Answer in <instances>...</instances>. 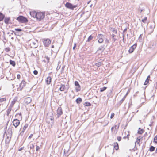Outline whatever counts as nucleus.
I'll list each match as a JSON object with an SVG mask.
<instances>
[{"mask_svg": "<svg viewBox=\"0 0 157 157\" xmlns=\"http://www.w3.org/2000/svg\"><path fill=\"white\" fill-rule=\"evenodd\" d=\"M137 45V43H136L134 44L133 45L131 46L130 47L129 50H128L129 52L130 53H132L135 49L136 48Z\"/></svg>", "mask_w": 157, "mask_h": 157, "instance_id": "6e6552de", "label": "nucleus"}, {"mask_svg": "<svg viewBox=\"0 0 157 157\" xmlns=\"http://www.w3.org/2000/svg\"><path fill=\"white\" fill-rule=\"evenodd\" d=\"M21 76L19 74H18L17 75V78L18 79H19L20 78Z\"/></svg>", "mask_w": 157, "mask_h": 157, "instance_id": "864d4df0", "label": "nucleus"}, {"mask_svg": "<svg viewBox=\"0 0 157 157\" xmlns=\"http://www.w3.org/2000/svg\"><path fill=\"white\" fill-rule=\"evenodd\" d=\"M15 30L17 32H21L22 31V29L18 28H16L15 29Z\"/></svg>", "mask_w": 157, "mask_h": 157, "instance_id": "a19ab883", "label": "nucleus"}, {"mask_svg": "<svg viewBox=\"0 0 157 157\" xmlns=\"http://www.w3.org/2000/svg\"><path fill=\"white\" fill-rule=\"evenodd\" d=\"M54 47V46L53 45L52 46V48H53Z\"/></svg>", "mask_w": 157, "mask_h": 157, "instance_id": "774afa93", "label": "nucleus"}, {"mask_svg": "<svg viewBox=\"0 0 157 157\" xmlns=\"http://www.w3.org/2000/svg\"><path fill=\"white\" fill-rule=\"evenodd\" d=\"M20 123L19 121L17 119H14L13 121V124L15 128L17 127L19 125Z\"/></svg>", "mask_w": 157, "mask_h": 157, "instance_id": "1a4fd4ad", "label": "nucleus"}, {"mask_svg": "<svg viewBox=\"0 0 157 157\" xmlns=\"http://www.w3.org/2000/svg\"><path fill=\"white\" fill-rule=\"evenodd\" d=\"M136 142L137 144H139L140 142V139L137 138L136 139V142H135V144H136Z\"/></svg>", "mask_w": 157, "mask_h": 157, "instance_id": "58836bf2", "label": "nucleus"}, {"mask_svg": "<svg viewBox=\"0 0 157 157\" xmlns=\"http://www.w3.org/2000/svg\"><path fill=\"white\" fill-rule=\"evenodd\" d=\"M95 66H96L98 67H99L101 65V62H99L96 63L95 64Z\"/></svg>", "mask_w": 157, "mask_h": 157, "instance_id": "2f4dec72", "label": "nucleus"}, {"mask_svg": "<svg viewBox=\"0 0 157 157\" xmlns=\"http://www.w3.org/2000/svg\"><path fill=\"white\" fill-rule=\"evenodd\" d=\"M103 36L102 34H99L97 36V38L99 39L103 38Z\"/></svg>", "mask_w": 157, "mask_h": 157, "instance_id": "c756f323", "label": "nucleus"}, {"mask_svg": "<svg viewBox=\"0 0 157 157\" xmlns=\"http://www.w3.org/2000/svg\"><path fill=\"white\" fill-rule=\"evenodd\" d=\"M93 38V36L92 35H90L89 36L88 38L87 41L89 42Z\"/></svg>", "mask_w": 157, "mask_h": 157, "instance_id": "7c9ffc66", "label": "nucleus"}, {"mask_svg": "<svg viewBox=\"0 0 157 157\" xmlns=\"http://www.w3.org/2000/svg\"><path fill=\"white\" fill-rule=\"evenodd\" d=\"M122 37H123V39H122V40H123V42L124 43V35H123L122 36Z\"/></svg>", "mask_w": 157, "mask_h": 157, "instance_id": "13d9d810", "label": "nucleus"}, {"mask_svg": "<svg viewBox=\"0 0 157 157\" xmlns=\"http://www.w3.org/2000/svg\"><path fill=\"white\" fill-rule=\"evenodd\" d=\"M32 101L31 98L30 97H27L24 100V103L27 105L30 103Z\"/></svg>", "mask_w": 157, "mask_h": 157, "instance_id": "9b49d317", "label": "nucleus"}, {"mask_svg": "<svg viewBox=\"0 0 157 157\" xmlns=\"http://www.w3.org/2000/svg\"><path fill=\"white\" fill-rule=\"evenodd\" d=\"M142 34H141L139 37V38H141L142 37Z\"/></svg>", "mask_w": 157, "mask_h": 157, "instance_id": "e2e57ef3", "label": "nucleus"}, {"mask_svg": "<svg viewBox=\"0 0 157 157\" xmlns=\"http://www.w3.org/2000/svg\"><path fill=\"white\" fill-rule=\"evenodd\" d=\"M33 135L32 134H30L28 137L29 139H31L33 136Z\"/></svg>", "mask_w": 157, "mask_h": 157, "instance_id": "5fc2aeb1", "label": "nucleus"}, {"mask_svg": "<svg viewBox=\"0 0 157 157\" xmlns=\"http://www.w3.org/2000/svg\"><path fill=\"white\" fill-rule=\"evenodd\" d=\"M155 152L157 153V148L156 149V150L155 151Z\"/></svg>", "mask_w": 157, "mask_h": 157, "instance_id": "69168bd1", "label": "nucleus"}, {"mask_svg": "<svg viewBox=\"0 0 157 157\" xmlns=\"http://www.w3.org/2000/svg\"><path fill=\"white\" fill-rule=\"evenodd\" d=\"M65 6L67 8L73 10L77 7V5H73L70 3L67 2L65 4Z\"/></svg>", "mask_w": 157, "mask_h": 157, "instance_id": "39448f33", "label": "nucleus"}, {"mask_svg": "<svg viewBox=\"0 0 157 157\" xmlns=\"http://www.w3.org/2000/svg\"><path fill=\"white\" fill-rule=\"evenodd\" d=\"M65 89V86L64 85L61 84V86L59 88V90L60 91H63Z\"/></svg>", "mask_w": 157, "mask_h": 157, "instance_id": "a211bd4d", "label": "nucleus"}, {"mask_svg": "<svg viewBox=\"0 0 157 157\" xmlns=\"http://www.w3.org/2000/svg\"><path fill=\"white\" fill-rule=\"evenodd\" d=\"M127 28H126L125 29L123 32V33L124 34V33L127 31Z\"/></svg>", "mask_w": 157, "mask_h": 157, "instance_id": "603ef678", "label": "nucleus"}, {"mask_svg": "<svg viewBox=\"0 0 157 157\" xmlns=\"http://www.w3.org/2000/svg\"><path fill=\"white\" fill-rule=\"evenodd\" d=\"M150 77L149 75L148 76L147 78L145 80V82H144V85H147V84L148 83L149 81V78H150Z\"/></svg>", "mask_w": 157, "mask_h": 157, "instance_id": "dca6fc26", "label": "nucleus"}, {"mask_svg": "<svg viewBox=\"0 0 157 157\" xmlns=\"http://www.w3.org/2000/svg\"><path fill=\"white\" fill-rule=\"evenodd\" d=\"M53 119L54 118L53 113H48L47 117V121L49 122V120H50L51 121V123H53Z\"/></svg>", "mask_w": 157, "mask_h": 157, "instance_id": "f03ea898", "label": "nucleus"}, {"mask_svg": "<svg viewBox=\"0 0 157 157\" xmlns=\"http://www.w3.org/2000/svg\"><path fill=\"white\" fill-rule=\"evenodd\" d=\"M155 149V147L153 146H151L149 149V151L151 152L153 151Z\"/></svg>", "mask_w": 157, "mask_h": 157, "instance_id": "5701e85b", "label": "nucleus"}, {"mask_svg": "<svg viewBox=\"0 0 157 157\" xmlns=\"http://www.w3.org/2000/svg\"><path fill=\"white\" fill-rule=\"evenodd\" d=\"M103 48V47L102 46H101V47H99L98 50V51H99V50H102V48Z\"/></svg>", "mask_w": 157, "mask_h": 157, "instance_id": "8fccbe9b", "label": "nucleus"}, {"mask_svg": "<svg viewBox=\"0 0 157 157\" xmlns=\"http://www.w3.org/2000/svg\"><path fill=\"white\" fill-rule=\"evenodd\" d=\"M126 95L124 96L122 99L119 101V103L121 104L123 102L126 98Z\"/></svg>", "mask_w": 157, "mask_h": 157, "instance_id": "cd10ccee", "label": "nucleus"}, {"mask_svg": "<svg viewBox=\"0 0 157 157\" xmlns=\"http://www.w3.org/2000/svg\"><path fill=\"white\" fill-rule=\"evenodd\" d=\"M11 135L6 134V144H9L10 141Z\"/></svg>", "mask_w": 157, "mask_h": 157, "instance_id": "9d476101", "label": "nucleus"}, {"mask_svg": "<svg viewBox=\"0 0 157 157\" xmlns=\"http://www.w3.org/2000/svg\"><path fill=\"white\" fill-rule=\"evenodd\" d=\"M153 123V122H151V124H149V126L151 127Z\"/></svg>", "mask_w": 157, "mask_h": 157, "instance_id": "bf43d9fd", "label": "nucleus"}, {"mask_svg": "<svg viewBox=\"0 0 157 157\" xmlns=\"http://www.w3.org/2000/svg\"><path fill=\"white\" fill-rule=\"evenodd\" d=\"M121 137L120 136H118L117 137V140L119 141H120L121 140Z\"/></svg>", "mask_w": 157, "mask_h": 157, "instance_id": "a18cd8bd", "label": "nucleus"}, {"mask_svg": "<svg viewBox=\"0 0 157 157\" xmlns=\"http://www.w3.org/2000/svg\"><path fill=\"white\" fill-rule=\"evenodd\" d=\"M143 131L142 129H140V128H139L138 131V133L140 134H142L143 132Z\"/></svg>", "mask_w": 157, "mask_h": 157, "instance_id": "bb28decb", "label": "nucleus"}, {"mask_svg": "<svg viewBox=\"0 0 157 157\" xmlns=\"http://www.w3.org/2000/svg\"><path fill=\"white\" fill-rule=\"evenodd\" d=\"M76 46V44L75 43H74V46L73 47V49L74 50Z\"/></svg>", "mask_w": 157, "mask_h": 157, "instance_id": "09e8293b", "label": "nucleus"}, {"mask_svg": "<svg viewBox=\"0 0 157 157\" xmlns=\"http://www.w3.org/2000/svg\"><path fill=\"white\" fill-rule=\"evenodd\" d=\"M6 100V98H2L0 99V102H2L5 101Z\"/></svg>", "mask_w": 157, "mask_h": 157, "instance_id": "f704fd0d", "label": "nucleus"}, {"mask_svg": "<svg viewBox=\"0 0 157 157\" xmlns=\"http://www.w3.org/2000/svg\"><path fill=\"white\" fill-rule=\"evenodd\" d=\"M16 20L19 22L23 23H27L28 22V20L27 18L21 15L17 17Z\"/></svg>", "mask_w": 157, "mask_h": 157, "instance_id": "f257e3e1", "label": "nucleus"}, {"mask_svg": "<svg viewBox=\"0 0 157 157\" xmlns=\"http://www.w3.org/2000/svg\"><path fill=\"white\" fill-rule=\"evenodd\" d=\"M110 30L111 31L113 32L115 34H117V30L114 28H111L110 29Z\"/></svg>", "mask_w": 157, "mask_h": 157, "instance_id": "4468645a", "label": "nucleus"}, {"mask_svg": "<svg viewBox=\"0 0 157 157\" xmlns=\"http://www.w3.org/2000/svg\"><path fill=\"white\" fill-rule=\"evenodd\" d=\"M76 91L77 92H78L79 91L81 90V87L80 85L79 86H76L75 88Z\"/></svg>", "mask_w": 157, "mask_h": 157, "instance_id": "b1692460", "label": "nucleus"}, {"mask_svg": "<svg viewBox=\"0 0 157 157\" xmlns=\"http://www.w3.org/2000/svg\"><path fill=\"white\" fill-rule=\"evenodd\" d=\"M75 85L76 86H79V84L78 81H75Z\"/></svg>", "mask_w": 157, "mask_h": 157, "instance_id": "4c0bfd02", "label": "nucleus"}, {"mask_svg": "<svg viewBox=\"0 0 157 157\" xmlns=\"http://www.w3.org/2000/svg\"><path fill=\"white\" fill-rule=\"evenodd\" d=\"M23 148H24V147H21V148H20V149H19L18 150L19 151H21L23 149Z\"/></svg>", "mask_w": 157, "mask_h": 157, "instance_id": "6e6d98bb", "label": "nucleus"}, {"mask_svg": "<svg viewBox=\"0 0 157 157\" xmlns=\"http://www.w3.org/2000/svg\"><path fill=\"white\" fill-rule=\"evenodd\" d=\"M155 88H157V82H156L155 84Z\"/></svg>", "mask_w": 157, "mask_h": 157, "instance_id": "4d7b16f0", "label": "nucleus"}, {"mask_svg": "<svg viewBox=\"0 0 157 157\" xmlns=\"http://www.w3.org/2000/svg\"><path fill=\"white\" fill-rule=\"evenodd\" d=\"M30 14L31 16L34 18H36L37 13L35 11L30 12Z\"/></svg>", "mask_w": 157, "mask_h": 157, "instance_id": "ddd939ff", "label": "nucleus"}, {"mask_svg": "<svg viewBox=\"0 0 157 157\" xmlns=\"http://www.w3.org/2000/svg\"><path fill=\"white\" fill-rule=\"evenodd\" d=\"M17 115H19L20 116H21V113H17Z\"/></svg>", "mask_w": 157, "mask_h": 157, "instance_id": "680f3d73", "label": "nucleus"}, {"mask_svg": "<svg viewBox=\"0 0 157 157\" xmlns=\"http://www.w3.org/2000/svg\"><path fill=\"white\" fill-rule=\"evenodd\" d=\"M26 82L24 80H22L20 84L19 87L18 88V90H21L25 86Z\"/></svg>", "mask_w": 157, "mask_h": 157, "instance_id": "423d86ee", "label": "nucleus"}, {"mask_svg": "<svg viewBox=\"0 0 157 157\" xmlns=\"http://www.w3.org/2000/svg\"><path fill=\"white\" fill-rule=\"evenodd\" d=\"M143 10L141 9L140 10V12H141L143 11Z\"/></svg>", "mask_w": 157, "mask_h": 157, "instance_id": "338daca9", "label": "nucleus"}, {"mask_svg": "<svg viewBox=\"0 0 157 157\" xmlns=\"http://www.w3.org/2000/svg\"><path fill=\"white\" fill-rule=\"evenodd\" d=\"M107 88L106 87H104L103 88H100V91L101 92H102L105 91Z\"/></svg>", "mask_w": 157, "mask_h": 157, "instance_id": "473e14b6", "label": "nucleus"}, {"mask_svg": "<svg viewBox=\"0 0 157 157\" xmlns=\"http://www.w3.org/2000/svg\"><path fill=\"white\" fill-rule=\"evenodd\" d=\"M105 42L108 44L109 43V41L107 39H106V40H105Z\"/></svg>", "mask_w": 157, "mask_h": 157, "instance_id": "3c124183", "label": "nucleus"}, {"mask_svg": "<svg viewBox=\"0 0 157 157\" xmlns=\"http://www.w3.org/2000/svg\"><path fill=\"white\" fill-rule=\"evenodd\" d=\"M10 65H11L13 67H15L16 65V63L15 61L10 60Z\"/></svg>", "mask_w": 157, "mask_h": 157, "instance_id": "412c9836", "label": "nucleus"}, {"mask_svg": "<svg viewBox=\"0 0 157 157\" xmlns=\"http://www.w3.org/2000/svg\"><path fill=\"white\" fill-rule=\"evenodd\" d=\"M40 149V147L39 146H36V151H37Z\"/></svg>", "mask_w": 157, "mask_h": 157, "instance_id": "49530a36", "label": "nucleus"}, {"mask_svg": "<svg viewBox=\"0 0 157 157\" xmlns=\"http://www.w3.org/2000/svg\"><path fill=\"white\" fill-rule=\"evenodd\" d=\"M147 17H145L144 19L142 20V21L144 23H146V21H147Z\"/></svg>", "mask_w": 157, "mask_h": 157, "instance_id": "c85d7f7f", "label": "nucleus"}, {"mask_svg": "<svg viewBox=\"0 0 157 157\" xmlns=\"http://www.w3.org/2000/svg\"><path fill=\"white\" fill-rule=\"evenodd\" d=\"M46 59H47L48 60V62H49V58H48V57H46Z\"/></svg>", "mask_w": 157, "mask_h": 157, "instance_id": "052dcab7", "label": "nucleus"}, {"mask_svg": "<svg viewBox=\"0 0 157 157\" xmlns=\"http://www.w3.org/2000/svg\"><path fill=\"white\" fill-rule=\"evenodd\" d=\"M34 146L33 144H31L30 146V149H33Z\"/></svg>", "mask_w": 157, "mask_h": 157, "instance_id": "37998d69", "label": "nucleus"}, {"mask_svg": "<svg viewBox=\"0 0 157 157\" xmlns=\"http://www.w3.org/2000/svg\"><path fill=\"white\" fill-rule=\"evenodd\" d=\"M52 78L51 77L49 76L46 79V82L47 85H49L50 84L51 82Z\"/></svg>", "mask_w": 157, "mask_h": 157, "instance_id": "f8f14e48", "label": "nucleus"}, {"mask_svg": "<svg viewBox=\"0 0 157 157\" xmlns=\"http://www.w3.org/2000/svg\"><path fill=\"white\" fill-rule=\"evenodd\" d=\"M10 20V18L9 17H6L4 19V22L6 24H8Z\"/></svg>", "mask_w": 157, "mask_h": 157, "instance_id": "aec40b11", "label": "nucleus"}, {"mask_svg": "<svg viewBox=\"0 0 157 157\" xmlns=\"http://www.w3.org/2000/svg\"><path fill=\"white\" fill-rule=\"evenodd\" d=\"M57 117H59L60 116L63 114V111L62 108L61 107H59L57 110Z\"/></svg>", "mask_w": 157, "mask_h": 157, "instance_id": "0eeeda50", "label": "nucleus"}, {"mask_svg": "<svg viewBox=\"0 0 157 157\" xmlns=\"http://www.w3.org/2000/svg\"><path fill=\"white\" fill-rule=\"evenodd\" d=\"M28 126V124H25V126H24L23 128V130L22 131V132H24V131L27 128Z\"/></svg>", "mask_w": 157, "mask_h": 157, "instance_id": "72a5a7b5", "label": "nucleus"}, {"mask_svg": "<svg viewBox=\"0 0 157 157\" xmlns=\"http://www.w3.org/2000/svg\"><path fill=\"white\" fill-rule=\"evenodd\" d=\"M82 101V99L80 98H78L76 100V102L77 104H80L81 102Z\"/></svg>", "mask_w": 157, "mask_h": 157, "instance_id": "6ab92c4d", "label": "nucleus"}, {"mask_svg": "<svg viewBox=\"0 0 157 157\" xmlns=\"http://www.w3.org/2000/svg\"><path fill=\"white\" fill-rule=\"evenodd\" d=\"M114 148L116 150H117L119 149V146L117 143L114 142L113 144Z\"/></svg>", "mask_w": 157, "mask_h": 157, "instance_id": "2eb2a0df", "label": "nucleus"}, {"mask_svg": "<svg viewBox=\"0 0 157 157\" xmlns=\"http://www.w3.org/2000/svg\"><path fill=\"white\" fill-rule=\"evenodd\" d=\"M84 105L86 106H91V104L89 102H86L84 103Z\"/></svg>", "mask_w": 157, "mask_h": 157, "instance_id": "a878e982", "label": "nucleus"}, {"mask_svg": "<svg viewBox=\"0 0 157 157\" xmlns=\"http://www.w3.org/2000/svg\"><path fill=\"white\" fill-rule=\"evenodd\" d=\"M113 127H112L111 128V130L113 131Z\"/></svg>", "mask_w": 157, "mask_h": 157, "instance_id": "0e129e2a", "label": "nucleus"}, {"mask_svg": "<svg viewBox=\"0 0 157 157\" xmlns=\"http://www.w3.org/2000/svg\"><path fill=\"white\" fill-rule=\"evenodd\" d=\"M5 17L4 15L0 12V21H2Z\"/></svg>", "mask_w": 157, "mask_h": 157, "instance_id": "4be33fe9", "label": "nucleus"}, {"mask_svg": "<svg viewBox=\"0 0 157 157\" xmlns=\"http://www.w3.org/2000/svg\"><path fill=\"white\" fill-rule=\"evenodd\" d=\"M51 43V40L49 39H44L43 43L44 45L46 47H48L49 45Z\"/></svg>", "mask_w": 157, "mask_h": 157, "instance_id": "20e7f679", "label": "nucleus"}, {"mask_svg": "<svg viewBox=\"0 0 157 157\" xmlns=\"http://www.w3.org/2000/svg\"><path fill=\"white\" fill-rule=\"evenodd\" d=\"M111 36L112 39V41L113 42H115L117 40V39L115 38V37L116 36V35H115L114 34H112L111 35Z\"/></svg>", "mask_w": 157, "mask_h": 157, "instance_id": "f3484780", "label": "nucleus"}, {"mask_svg": "<svg viewBox=\"0 0 157 157\" xmlns=\"http://www.w3.org/2000/svg\"><path fill=\"white\" fill-rule=\"evenodd\" d=\"M114 116V114L113 113H112L111 114V116H110V118L111 119Z\"/></svg>", "mask_w": 157, "mask_h": 157, "instance_id": "de8ad7c7", "label": "nucleus"}, {"mask_svg": "<svg viewBox=\"0 0 157 157\" xmlns=\"http://www.w3.org/2000/svg\"><path fill=\"white\" fill-rule=\"evenodd\" d=\"M12 110V108L10 107H9L7 111V115L8 116L10 112H11Z\"/></svg>", "mask_w": 157, "mask_h": 157, "instance_id": "393cba45", "label": "nucleus"}, {"mask_svg": "<svg viewBox=\"0 0 157 157\" xmlns=\"http://www.w3.org/2000/svg\"><path fill=\"white\" fill-rule=\"evenodd\" d=\"M154 141L155 143H157V135L154 138Z\"/></svg>", "mask_w": 157, "mask_h": 157, "instance_id": "e433bc0d", "label": "nucleus"}, {"mask_svg": "<svg viewBox=\"0 0 157 157\" xmlns=\"http://www.w3.org/2000/svg\"><path fill=\"white\" fill-rule=\"evenodd\" d=\"M44 17V13L42 12H38L37 13L36 18L37 19L39 20L43 19Z\"/></svg>", "mask_w": 157, "mask_h": 157, "instance_id": "7ed1b4c3", "label": "nucleus"}, {"mask_svg": "<svg viewBox=\"0 0 157 157\" xmlns=\"http://www.w3.org/2000/svg\"><path fill=\"white\" fill-rule=\"evenodd\" d=\"M103 38L102 39H99L98 40V42L99 43H102L103 42Z\"/></svg>", "mask_w": 157, "mask_h": 157, "instance_id": "c9c22d12", "label": "nucleus"}, {"mask_svg": "<svg viewBox=\"0 0 157 157\" xmlns=\"http://www.w3.org/2000/svg\"><path fill=\"white\" fill-rule=\"evenodd\" d=\"M33 73L35 75H36L38 74V71L36 70H35L33 71Z\"/></svg>", "mask_w": 157, "mask_h": 157, "instance_id": "c03bdc74", "label": "nucleus"}, {"mask_svg": "<svg viewBox=\"0 0 157 157\" xmlns=\"http://www.w3.org/2000/svg\"><path fill=\"white\" fill-rule=\"evenodd\" d=\"M16 101H17V99H14L13 100V101L12 102L11 105H14V104L15 103Z\"/></svg>", "mask_w": 157, "mask_h": 157, "instance_id": "ea45409f", "label": "nucleus"}, {"mask_svg": "<svg viewBox=\"0 0 157 157\" xmlns=\"http://www.w3.org/2000/svg\"><path fill=\"white\" fill-rule=\"evenodd\" d=\"M5 50L6 52H9L10 50V48L9 47L6 48H5Z\"/></svg>", "mask_w": 157, "mask_h": 157, "instance_id": "79ce46f5", "label": "nucleus"}]
</instances>
